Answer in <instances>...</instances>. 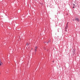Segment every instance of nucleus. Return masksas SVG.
<instances>
[{"label":"nucleus","mask_w":80,"mask_h":80,"mask_svg":"<svg viewBox=\"0 0 80 80\" xmlns=\"http://www.w3.org/2000/svg\"><path fill=\"white\" fill-rule=\"evenodd\" d=\"M73 8H75V7H74V6L73 7Z\"/></svg>","instance_id":"423d86ee"},{"label":"nucleus","mask_w":80,"mask_h":80,"mask_svg":"<svg viewBox=\"0 0 80 80\" xmlns=\"http://www.w3.org/2000/svg\"><path fill=\"white\" fill-rule=\"evenodd\" d=\"M35 51H37V47H35Z\"/></svg>","instance_id":"7ed1b4c3"},{"label":"nucleus","mask_w":80,"mask_h":80,"mask_svg":"<svg viewBox=\"0 0 80 80\" xmlns=\"http://www.w3.org/2000/svg\"><path fill=\"white\" fill-rule=\"evenodd\" d=\"M68 22H67V23L66 24V27H65V29H67V28H68Z\"/></svg>","instance_id":"f03ea898"},{"label":"nucleus","mask_w":80,"mask_h":80,"mask_svg":"<svg viewBox=\"0 0 80 80\" xmlns=\"http://www.w3.org/2000/svg\"><path fill=\"white\" fill-rule=\"evenodd\" d=\"M27 45H28V44H27Z\"/></svg>","instance_id":"0eeeda50"},{"label":"nucleus","mask_w":80,"mask_h":80,"mask_svg":"<svg viewBox=\"0 0 80 80\" xmlns=\"http://www.w3.org/2000/svg\"><path fill=\"white\" fill-rule=\"evenodd\" d=\"M49 42H50V40L48 42H47V43H49Z\"/></svg>","instance_id":"20e7f679"},{"label":"nucleus","mask_w":80,"mask_h":80,"mask_svg":"<svg viewBox=\"0 0 80 80\" xmlns=\"http://www.w3.org/2000/svg\"><path fill=\"white\" fill-rule=\"evenodd\" d=\"M75 20H76V21H77V22L80 21V19H79V18H75Z\"/></svg>","instance_id":"f257e3e1"},{"label":"nucleus","mask_w":80,"mask_h":80,"mask_svg":"<svg viewBox=\"0 0 80 80\" xmlns=\"http://www.w3.org/2000/svg\"><path fill=\"white\" fill-rule=\"evenodd\" d=\"M2 65V63H1V62H0V66Z\"/></svg>","instance_id":"39448f33"},{"label":"nucleus","mask_w":80,"mask_h":80,"mask_svg":"<svg viewBox=\"0 0 80 80\" xmlns=\"http://www.w3.org/2000/svg\"><path fill=\"white\" fill-rule=\"evenodd\" d=\"M73 6H75V4H73Z\"/></svg>","instance_id":"6e6552de"}]
</instances>
